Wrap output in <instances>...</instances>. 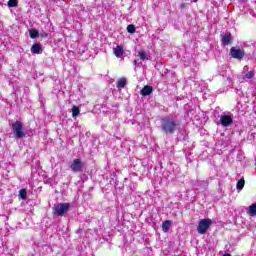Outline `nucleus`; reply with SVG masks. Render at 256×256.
Returning a JSON list of instances; mask_svg holds the SVG:
<instances>
[{
    "instance_id": "1",
    "label": "nucleus",
    "mask_w": 256,
    "mask_h": 256,
    "mask_svg": "<svg viewBox=\"0 0 256 256\" xmlns=\"http://www.w3.org/2000/svg\"><path fill=\"white\" fill-rule=\"evenodd\" d=\"M179 129V122L175 116H166L161 119V131L166 135H173Z\"/></svg>"
},
{
    "instance_id": "2",
    "label": "nucleus",
    "mask_w": 256,
    "mask_h": 256,
    "mask_svg": "<svg viewBox=\"0 0 256 256\" xmlns=\"http://www.w3.org/2000/svg\"><path fill=\"white\" fill-rule=\"evenodd\" d=\"M70 207L71 204L69 203H58L54 207V215H57L58 217H63V215H65V213L69 211Z\"/></svg>"
},
{
    "instance_id": "3",
    "label": "nucleus",
    "mask_w": 256,
    "mask_h": 256,
    "mask_svg": "<svg viewBox=\"0 0 256 256\" xmlns=\"http://www.w3.org/2000/svg\"><path fill=\"white\" fill-rule=\"evenodd\" d=\"M12 129L14 131L16 139H23L25 133L23 132V123L16 121L12 124Z\"/></svg>"
},
{
    "instance_id": "4",
    "label": "nucleus",
    "mask_w": 256,
    "mask_h": 256,
    "mask_svg": "<svg viewBox=\"0 0 256 256\" xmlns=\"http://www.w3.org/2000/svg\"><path fill=\"white\" fill-rule=\"evenodd\" d=\"M211 223V219H202L198 224V233H200V235H205L209 227H211Z\"/></svg>"
},
{
    "instance_id": "5",
    "label": "nucleus",
    "mask_w": 256,
    "mask_h": 256,
    "mask_svg": "<svg viewBox=\"0 0 256 256\" xmlns=\"http://www.w3.org/2000/svg\"><path fill=\"white\" fill-rule=\"evenodd\" d=\"M230 56L232 59H243V57H245V50L233 46L230 48Z\"/></svg>"
},
{
    "instance_id": "6",
    "label": "nucleus",
    "mask_w": 256,
    "mask_h": 256,
    "mask_svg": "<svg viewBox=\"0 0 256 256\" xmlns=\"http://www.w3.org/2000/svg\"><path fill=\"white\" fill-rule=\"evenodd\" d=\"M219 123L222 127H229L230 125H233V116H231V114L221 115Z\"/></svg>"
},
{
    "instance_id": "7",
    "label": "nucleus",
    "mask_w": 256,
    "mask_h": 256,
    "mask_svg": "<svg viewBox=\"0 0 256 256\" xmlns=\"http://www.w3.org/2000/svg\"><path fill=\"white\" fill-rule=\"evenodd\" d=\"M70 169L73 171V173H81V171H83V162H81V159H74L70 165Z\"/></svg>"
},
{
    "instance_id": "8",
    "label": "nucleus",
    "mask_w": 256,
    "mask_h": 256,
    "mask_svg": "<svg viewBox=\"0 0 256 256\" xmlns=\"http://www.w3.org/2000/svg\"><path fill=\"white\" fill-rule=\"evenodd\" d=\"M31 53L34 55H41V53H43V46L39 43H34L31 47Z\"/></svg>"
},
{
    "instance_id": "9",
    "label": "nucleus",
    "mask_w": 256,
    "mask_h": 256,
    "mask_svg": "<svg viewBox=\"0 0 256 256\" xmlns=\"http://www.w3.org/2000/svg\"><path fill=\"white\" fill-rule=\"evenodd\" d=\"M113 53L115 57L118 59H121V56L124 55L125 50H123V46L117 45L116 47L113 48Z\"/></svg>"
},
{
    "instance_id": "10",
    "label": "nucleus",
    "mask_w": 256,
    "mask_h": 256,
    "mask_svg": "<svg viewBox=\"0 0 256 256\" xmlns=\"http://www.w3.org/2000/svg\"><path fill=\"white\" fill-rule=\"evenodd\" d=\"M221 37L224 47H226V45H229L233 39L230 33L222 34Z\"/></svg>"
},
{
    "instance_id": "11",
    "label": "nucleus",
    "mask_w": 256,
    "mask_h": 256,
    "mask_svg": "<svg viewBox=\"0 0 256 256\" xmlns=\"http://www.w3.org/2000/svg\"><path fill=\"white\" fill-rule=\"evenodd\" d=\"M151 93H153V87L146 85L143 87V89L141 90V95L143 97H147L148 95H151Z\"/></svg>"
},
{
    "instance_id": "12",
    "label": "nucleus",
    "mask_w": 256,
    "mask_h": 256,
    "mask_svg": "<svg viewBox=\"0 0 256 256\" xmlns=\"http://www.w3.org/2000/svg\"><path fill=\"white\" fill-rule=\"evenodd\" d=\"M246 213H247V215H249L250 217H255V215H256V204L250 205V206L246 209Z\"/></svg>"
},
{
    "instance_id": "13",
    "label": "nucleus",
    "mask_w": 256,
    "mask_h": 256,
    "mask_svg": "<svg viewBox=\"0 0 256 256\" xmlns=\"http://www.w3.org/2000/svg\"><path fill=\"white\" fill-rule=\"evenodd\" d=\"M173 222L171 220H166L162 223V231L164 233H169V229H171V224Z\"/></svg>"
},
{
    "instance_id": "14",
    "label": "nucleus",
    "mask_w": 256,
    "mask_h": 256,
    "mask_svg": "<svg viewBox=\"0 0 256 256\" xmlns=\"http://www.w3.org/2000/svg\"><path fill=\"white\" fill-rule=\"evenodd\" d=\"M255 77V70H250L246 74L243 75L242 79L243 81H250V79H253Z\"/></svg>"
},
{
    "instance_id": "15",
    "label": "nucleus",
    "mask_w": 256,
    "mask_h": 256,
    "mask_svg": "<svg viewBox=\"0 0 256 256\" xmlns=\"http://www.w3.org/2000/svg\"><path fill=\"white\" fill-rule=\"evenodd\" d=\"M138 57L141 59V61H149L151 57L147 55V52L145 50H140L138 52Z\"/></svg>"
},
{
    "instance_id": "16",
    "label": "nucleus",
    "mask_w": 256,
    "mask_h": 256,
    "mask_svg": "<svg viewBox=\"0 0 256 256\" xmlns=\"http://www.w3.org/2000/svg\"><path fill=\"white\" fill-rule=\"evenodd\" d=\"M127 85V79L125 78H120L117 82V88L118 89H123Z\"/></svg>"
},
{
    "instance_id": "17",
    "label": "nucleus",
    "mask_w": 256,
    "mask_h": 256,
    "mask_svg": "<svg viewBox=\"0 0 256 256\" xmlns=\"http://www.w3.org/2000/svg\"><path fill=\"white\" fill-rule=\"evenodd\" d=\"M243 187H245V179H240L237 184H236V188L238 191H243Z\"/></svg>"
},
{
    "instance_id": "18",
    "label": "nucleus",
    "mask_w": 256,
    "mask_h": 256,
    "mask_svg": "<svg viewBox=\"0 0 256 256\" xmlns=\"http://www.w3.org/2000/svg\"><path fill=\"white\" fill-rule=\"evenodd\" d=\"M31 39H37L39 37V31L32 29L29 31Z\"/></svg>"
},
{
    "instance_id": "19",
    "label": "nucleus",
    "mask_w": 256,
    "mask_h": 256,
    "mask_svg": "<svg viewBox=\"0 0 256 256\" xmlns=\"http://www.w3.org/2000/svg\"><path fill=\"white\" fill-rule=\"evenodd\" d=\"M79 113H80L79 107L73 106L72 107V117H77V115H79Z\"/></svg>"
},
{
    "instance_id": "20",
    "label": "nucleus",
    "mask_w": 256,
    "mask_h": 256,
    "mask_svg": "<svg viewBox=\"0 0 256 256\" xmlns=\"http://www.w3.org/2000/svg\"><path fill=\"white\" fill-rule=\"evenodd\" d=\"M19 197H20V199H27V191L25 190V189H21L20 191H19Z\"/></svg>"
},
{
    "instance_id": "21",
    "label": "nucleus",
    "mask_w": 256,
    "mask_h": 256,
    "mask_svg": "<svg viewBox=\"0 0 256 256\" xmlns=\"http://www.w3.org/2000/svg\"><path fill=\"white\" fill-rule=\"evenodd\" d=\"M127 31H128L130 34L135 33V25H133V24L128 25V26H127Z\"/></svg>"
},
{
    "instance_id": "22",
    "label": "nucleus",
    "mask_w": 256,
    "mask_h": 256,
    "mask_svg": "<svg viewBox=\"0 0 256 256\" xmlns=\"http://www.w3.org/2000/svg\"><path fill=\"white\" fill-rule=\"evenodd\" d=\"M8 7H17V0H9Z\"/></svg>"
},
{
    "instance_id": "23",
    "label": "nucleus",
    "mask_w": 256,
    "mask_h": 256,
    "mask_svg": "<svg viewBox=\"0 0 256 256\" xmlns=\"http://www.w3.org/2000/svg\"><path fill=\"white\" fill-rule=\"evenodd\" d=\"M133 65H134V67H141L142 63L137 60H134Z\"/></svg>"
},
{
    "instance_id": "24",
    "label": "nucleus",
    "mask_w": 256,
    "mask_h": 256,
    "mask_svg": "<svg viewBox=\"0 0 256 256\" xmlns=\"http://www.w3.org/2000/svg\"><path fill=\"white\" fill-rule=\"evenodd\" d=\"M247 3V0H240V5H245Z\"/></svg>"
},
{
    "instance_id": "25",
    "label": "nucleus",
    "mask_w": 256,
    "mask_h": 256,
    "mask_svg": "<svg viewBox=\"0 0 256 256\" xmlns=\"http://www.w3.org/2000/svg\"><path fill=\"white\" fill-rule=\"evenodd\" d=\"M249 69V66H244V71H247Z\"/></svg>"
}]
</instances>
